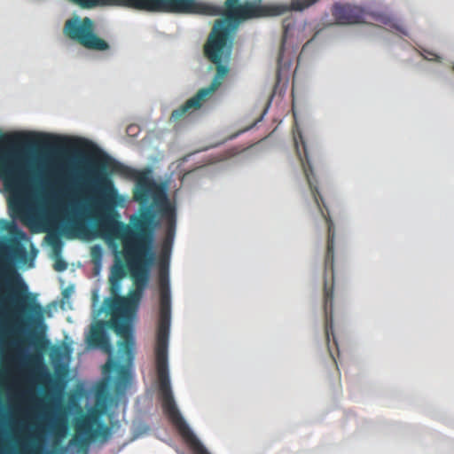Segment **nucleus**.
Masks as SVG:
<instances>
[{
	"label": "nucleus",
	"instance_id": "nucleus-17",
	"mask_svg": "<svg viewBox=\"0 0 454 454\" xmlns=\"http://www.w3.org/2000/svg\"><path fill=\"white\" fill-rule=\"evenodd\" d=\"M8 251L12 256L16 258H21L26 254V250L22 245L14 239L10 242V245L8 246Z\"/></svg>",
	"mask_w": 454,
	"mask_h": 454
},
{
	"label": "nucleus",
	"instance_id": "nucleus-4",
	"mask_svg": "<svg viewBox=\"0 0 454 454\" xmlns=\"http://www.w3.org/2000/svg\"><path fill=\"white\" fill-rule=\"evenodd\" d=\"M100 168L103 169H109L112 173L118 174L123 177L136 181V184L133 189V200L143 206L140 209V213L145 208L149 207L147 204L150 200H153V205L158 207L160 216L165 221L166 227V236L162 244V253L160 264L162 260L165 264H168L171 247L176 234V213L175 206L169 202L164 190L150 176L149 170L141 171L132 168L106 154H104L101 159ZM150 207L153 211L155 212L153 205H150ZM154 215H156V213H154ZM155 221L160 223L156 218ZM159 225H157V227ZM155 228L156 226L153 230Z\"/></svg>",
	"mask_w": 454,
	"mask_h": 454
},
{
	"label": "nucleus",
	"instance_id": "nucleus-11",
	"mask_svg": "<svg viewBox=\"0 0 454 454\" xmlns=\"http://www.w3.org/2000/svg\"><path fill=\"white\" fill-rule=\"evenodd\" d=\"M64 33L87 49L106 51L109 48L108 43L94 33V24L90 18L80 20L74 17L67 20L64 26Z\"/></svg>",
	"mask_w": 454,
	"mask_h": 454
},
{
	"label": "nucleus",
	"instance_id": "nucleus-1",
	"mask_svg": "<svg viewBox=\"0 0 454 454\" xmlns=\"http://www.w3.org/2000/svg\"><path fill=\"white\" fill-rule=\"evenodd\" d=\"M100 199L97 205V227L109 243L121 239L123 245V257L136 289L129 298H106L103 306L112 317L110 327L122 340L119 342L120 357L127 362L134 358V339L131 326L127 321L131 304L139 301L149 279V268L154 260L153 250V228L158 225L152 207L142 210L141 215L133 216L130 222L134 228L114 217L118 203V192L113 182L106 176L98 177Z\"/></svg>",
	"mask_w": 454,
	"mask_h": 454
},
{
	"label": "nucleus",
	"instance_id": "nucleus-9",
	"mask_svg": "<svg viewBox=\"0 0 454 454\" xmlns=\"http://www.w3.org/2000/svg\"><path fill=\"white\" fill-rule=\"evenodd\" d=\"M318 0H292L291 4H260L255 3L239 4V0H226L225 7L227 13L237 20L251 18L277 17L289 12L290 11H302L314 4Z\"/></svg>",
	"mask_w": 454,
	"mask_h": 454
},
{
	"label": "nucleus",
	"instance_id": "nucleus-14",
	"mask_svg": "<svg viewBox=\"0 0 454 454\" xmlns=\"http://www.w3.org/2000/svg\"><path fill=\"white\" fill-rule=\"evenodd\" d=\"M87 340L88 344L92 348H99L109 355L113 352L109 337L102 323H98L91 328Z\"/></svg>",
	"mask_w": 454,
	"mask_h": 454
},
{
	"label": "nucleus",
	"instance_id": "nucleus-28",
	"mask_svg": "<svg viewBox=\"0 0 454 454\" xmlns=\"http://www.w3.org/2000/svg\"><path fill=\"white\" fill-rule=\"evenodd\" d=\"M284 28H285V33H286L287 29H288V25H285L284 24Z\"/></svg>",
	"mask_w": 454,
	"mask_h": 454
},
{
	"label": "nucleus",
	"instance_id": "nucleus-22",
	"mask_svg": "<svg viewBox=\"0 0 454 454\" xmlns=\"http://www.w3.org/2000/svg\"><path fill=\"white\" fill-rule=\"evenodd\" d=\"M53 268L56 271L61 272L67 269V263L62 258L59 257L55 261V262L53 264Z\"/></svg>",
	"mask_w": 454,
	"mask_h": 454
},
{
	"label": "nucleus",
	"instance_id": "nucleus-24",
	"mask_svg": "<svg viewBox=\"0 0 454 454\" xmlns=\"http://www.w3.org/2000/svg\"><path fill=\"white\" fill-rule=\"evenodd\" d=\"M98 255V256H100V255H101V250H100V247H97V246H96V247H94L92 248V256H93V258H94V259H96Z\"/></svg>",
	"mask_w": 454,
	"mask_h": 454
},
{
	"label": "nucleus",
	"instance_id": "nucleus-12",
	"mask_svg": "<svg viewBox=\"0 0 454 454\" xmlns=\"http://www.w3.org/2000/svg\"><path fill=\"white\" fill-rule=\"evenodd\" d=\"M332 13L337 23L341 25L363 23L365 21V12L361 7L356 5L336 4L333 8Z\"/></svg>",
	"mask_w": 454,
	"mask_h": 454
},
{
	"label": "nucleus",
	"instance_id": "nucleus-2",
	"mask_svg": "<svg viewBox=\"0 0 454 454\" xmlns=\"http://www.w3.org/2000/svg\"><path fill=\"white\" fill-rule=\"evenodd\" d=\"M49 137L39 133L17 131L0 136V180L6 192L12 194L10 205L24 211L29 189L41 184L47 176H59V168L51 165L49 171L43 165L28 157L38 148H50Z\"/></svg>",
	"mask_w": 454,
	"mask_h": 454
},
{
	"label": "nucleus",
	"instance_id": "nucleus-8",
	"mask_svg": "<svg viewBox=\"0 0 454 454\" xmlns=\"http://www.w3.org/2000/svg\"><path fill=\"white\" fill-rule=\"evenodd\" d=\"M104 413L103 408L94 407L74 418V434L69 441V445L77 448L80 454H88L92 442H106L111 437L112 427L101 421Z\"/></svg>",
	"mask_w": 454,
	"mask_h": 454
},
{
	"label": "nucleus",
	"instance_id": "nucleus-15",
	"mask_svg": "<svg viewBox=\"0 0 454 454\" xmlns=\"http://www.w3.org/2000/svg\"><path fill=\"white\" fill-rule=\"evenodd\" d=\"M117 372V380L115 384V390L117 393L122 392L126 389L130 381L129 369L125 365H121L117 362L109 360L104 365V372Z\"/></svg>",
	"mask_w": 454,
	"mask_h": 454
},
{
	"label": "nucleus",
	"instance_id": "nucleus-29",
	"mask_svg": "<svg viewBox=\"0 0 454 454\" xmlns=\"http://www.w3.org/2000/svg\"><path fill=\"white\" fill-rule=\"evenodd\" d=\"M453 71H454V66H453Z\"/></svg>",
	"mask_w": 454,
	"mask_h": 454
},
{
	"label": "nucleus",
	"instance_id": "nucleus-26",
	"mask_svg": "<svg viewBox=\"0 0 454 454\" xmlns=\"http://www.w3.org/2000/svg\"><path fill=\"white\" fill-rule=\"evenodd\" d=\"M380 20L385 24H387L389 22V18L383 17V18L380 19Z\"/></svg>",
	"mask_w": 454,
	"mask_h": 454
},
{
	"label": "nucleus",
	"instance_id": "nucleus-16",
	"mask_svg": "<svg viewBox=\"0 0 454 454\" xmlns=\"http://www.w3.org/2000/svg\"><path fill=\"white\" fill-rule=\"evenodd\" d=\"M117 239H115L116 241ZM106 242L109 244V245H113L114 246V254H115V257H114V262L113 264V266L111 267V270H110V275H109V279H113V280H117V281H121L122 278L126 276V268L128 269L127 267V263L124 264L122 260L120 258V254H121L123 255V251L122 252H120L118 251L117 249V245L114 244V240L112 241L111 243H109L107 240Z\"/></svg>",
	"mask_w": 454,
	"mask_h": 454
},
{
	"label": "nucleus",
	"instance_id": "nucleus-21",
	"mask_svg": "<svg viewBox=\"0 0 454 454\" xmlns=\"http://www.w3.org/2000/svg\"><path fill=\"white\" fill-rule=\"evenodd\" d=\"M121 281H115L113 279H109V285H110V294L112 295L111 298H117L120 297L119 294L121 292Z\"/></svg>",
	"mask_w": 454,
	"mask_h": 454
},
{
	"label": "nucleus",
	"instance_id": "nucleus-27",
	"mask_svg": "<svg viewBox=\"0 0 454 454\" xmlns=\"http://www.w3.org/2000/svg\"><path fill=\"white\" fill-rule=\"evenodd\" d=\"M41 447L40 446H35L34 450H33V452L35 454L38 453L40 450H41Z\"/></svg>",
	"mask_w": 454,
	"mask_h": 454
},
{
	"label": "nucleus",
	"instance_id": "nucleus-23",
	"mask_svg": "<svg viewBox=\"0 0 454 454\" xmlns=\"http://www.w3.org/2000/svg\"><path fill=\"white\" fill-rule=\"evenodd\" d=\"M48 242L55 248L57 246L60 245L59 237L56 234H51L48 236Z\"/></svg>",
	"mask_w": 454,
	"mask_h": 454
},
{
	"label": "nucleus",
	"instance_id": "nucleus-7",
	"mask_svg": "<svg viewBox=\"0 0 454 454\" xmlns=\"http://www.w3.org/2000/svg\"><path fill=\"white\" fill-rule=\"evenodd\" d=\"M328 228V237L326 244V253L325 257V275L330 274L332 278L331 285H328L327 281L325 280L324 285V310H325V333L327 342L328 352L332 360L333 364L336 369L337 363L335 356L333 352V346L338 350V343L333 333V265H334V239H335V228L334 224L328 215H325L322 211Z\"/></svg>",
	"mask_w": 454,
	"mask_h": 454
},
{
	"label": "nucleus",
	"instance_id": "nucleus-10",
	"mask_svg": "<svg viewBox=\"0 0 454 454\" xmlns=\"http://www.w3.org/2000/svg\"><path fill=\"white\" fill-rule=\"evenodd\" d=\"M129 9L209 16L221 14L219 7L197 0H131Z\"/></svg>",
	"mask_w": 454,
	"mask_h": 454
},
{
	"label": "nucleus",
	"instance_id": "nucleus-19",
	"mask_svg": "<svg viewBox=\"0 0 454 454\" xmlns=\"http://www.w3.org/2000/svg\"><path fill=\"white\" fill-rule=\"evenodd\" d=\"M26 363L28 366L33 368L34 370L39 369L43 370V362L42 356L37 354L30 355L27 357Z\"/></svg>",
	"mask_w": 454,
	"mask_h": 454
},
{
	"label": "nucleus",
	"instance_id": "nucleus-18",
	"mask_svg": "<svg viewBox=\"0 0 454 454\" xmlns=\"http://www.w3.org/2000/svg\"><path fill=\"white\" fill-rule=\"evenodd\" d=\"M84 223L81 219H73L67 226V237H74V232H82L84 231Z\"/></svg>",
	"mask_w": 454,
	"mask_h": 454
},
{
	"label": "nucleus",
	"instance_id": "nucleus-5",
	"mask_svg": "<svg viewBox=\"0 0 454 454\" xmlns=\"http://www.w3.org/2000/svg\"><path fill=\"white\" fill-rule=\"evenodd\" d=\"M229 24L226 20H216L204 45L206 58L215 65V74L207 88L200 89L195 96L189 98L184 105L175 109L170 115L171 121L183 119L191 110H198L223 84L230 68L228 63L231 56L232 46L228 43Z\"/></svg>",
	"mask_w": 454,
	"mask_h": 454
},
{
	"label": "nucleus",
	"instance_id": "nucleus-25",
	"mask_svg": "<svg viewBox=\"0 0 454 454\" xmlns=\"http://www.w3.org/2000/svg\"><path fill=\"white\" fill-rule=\"evenodd\" d=\"M16 236L20 239H25L26 237V234L23 231L21 230H18L17 232H16Z\"/></svg>",
	"mask_w": 454,
	"mask_h": 454
},
{
	"label": "nucleus",
	"instance_id": "nucleus-6",
	"mask_svg": "<svg viewBox=\"0 0 454 454\" xmlns=\"http://www.w3.org/2000/svg\"><path fill=\"white\" fill-rule=\"evenodd\" d=\"M4 276L8 294L6 301L12 305L17 316L22 317V323L37 327L43 324V308L30 298L28 288L19 273L7 262L0 264Z\"/></svg>",
	"mask_w": 454,
	"mask_h": 454
},
{
	"label": "nucleus",
	"instance_id": "nucleus-20",
	"mask_svg": "<svg viewBox=\"0 0 454 454\" xmlns=\"http://www.w3.org/2000/svg\"><path fill=\"white\" fill-rule=\"evenodd\" d=\"M52 428L56 434L63 436L67 430L66 422L63 419H59L54 422Z\"/></svg>",
	"mask_w": 454,
	"mask_h": 454
},
{
	"label": "nucleus",
	"instance_id": "nucleus-3",
	"mask_svg": "<svg viewBox=\"0 0 454 454\" xmlns=\"http://www.w3.org/2000/svg\"><path fill=\"white\" fill-rule=\"evenodd\" d=\"M159 289L160 313L154 353L159 392L161 399L162 409L172 424L176 427L193 454H209L181 416L176 405L170 386L168 348L171 317V297L168 263L165 264L163 260L159 269Z\"/></svg>",
	"mask_w": 454,
	"mask_h": 454
},
{
	"label": "nucleus",
	"instance_id": "nucleus-13",
	"mask_svg": "<svg viewBox=\"0 0 454 454\" xmlns=\"http://www.w3.org/2000/svg\"><path fill=\"white\" fill-rule=\"evenodd\" d=\"M301 146H302V150H303L302 154L300 152V146L297 144H296V151L299 155V158H300L302 168H303V172L305 174V176H306L307 182L309 184V189L311 191V193L314 197L316 203L319 207L320 201L323 203V198L320 195V192L317 188V181L314 176V172H313V168H312L311 156H310V153L309 152L307 145H305V143L303 141H301Z\"/></svg>",
	"mask_w": 454,
	"mask_h": 454
}]
</instances>
